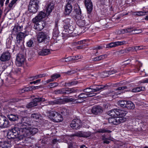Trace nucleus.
Returning <instances> with one entry per match:
<instances>
[{
    "label": "nucleus",
    "mask_w": 148,
    "mask_h": 148,
    "mask_svg": "<svg viewBox=\"0 0 148 148\" xmlns=\"http://www.w3.org/2000/svg\"><path fill=\"white\" fill-rule=\"evenodd\" d=\"M56 94H63L64 95V88L56 90H55Z\"/></svg>",
    "instance_id": "obj_52"
},
{
    "label": "nucleus",
    "mask_w": 148,
    "mask_h": 148,
    "mask_svg": "<svg viewBox=\"0 0 148 148\" xmlns=\"http://www.w3.org/2000/svg\"><path fill=\"white\" fill-rule=\"evenodd\" d=\"M129 49H123L122 50H121L119 51V53L120 54H123L126 53H128L129 52Z\"/></svg>",
    "instance_id": "obj_58"
},
{
    "label": "nucleus",
    "mask_w": 148,
    "mask_h": 148,
    "mask_svg": "<svg viewBox=\"0 0 148 148\" xmlns=\"http://www.w3.org/2000/svg\"><path fill=\"white\" fill-rule=\"evenodd\" d=\"M77 24L79 27L83 29V31H82L83 33L84 32L88 30V28L89 27V24L84 20H80L78 21L77 22Z\"/></svg>",
    "instance_id": "obj_15"
},
{
    "label": "nucleus",
    "mask_w": 148,
    "mask_h": 148,
    "mask_svg": "<svg viewBox=\"0 0 148 148\" xmlns=\"http://www.w3.org/2000/svg\"><path fill=\"white\" fill-rule=\"evenodd\" d=\"M90 132H80L77 134V136L80 137L88 138L90 135Z\"/></svg>",
    "instance_id": "obj_35"
},
{
    "label": "nucleus",
    "mask_w": 148,
    "mask_h": 148,
    "mask_svg": "<svg viewBox=\"0 0 148 148\" xmlns=\"http://www.w3.org/2000/svg\"><path fill=\"white\" fill-rule=\"evenodd\" d=\"M81 58V56H73L72 58L71 57H69L66 58H65V61L66 62L70 61L72 60H78Z\"/></svg>",
    "instance_id": "obj_48"
},
{
    "label": "nucleus",
    "mask_w": 148,
    "mask_h": 148,
    "mask_svg": "<svg viewBox=\"0 0 148 148\" xmlns=\"http://www.w3.org/2000/svg\"><path fill=\"white\" fill-rule=\"evenodd\" d=\"M18 124H19V126H21L23 128H27L28 126H31L32 125V122L30 118L24 117L21 119V123Z\"/></svg>",
    "instance_id": "obj_12"
},
{
    "label": "nucleus",
    "mask_w": 148,
    "mask_h": 148,
    "mask_svg": "<svg viewBox=\"0 0 148 148\" xmlns=\"http://www.w3.org/2000/svg\"><path fill=\"white\" fill-rule=\"evenodd\" d=\"M89 41L88 40L85 39L75 42L74 44L75 45H79L76 47L77 49H81L85 48V45L88 44Z\"/></svg>",
    "instance_id": "obj_18"
},
{
    "label": "nucleus",
    "mask_w": 148,
    "mask_h": 148,
    "mask_svg": "<svg viewBox=\"0 0 148 148\" xmlns=\"http://www.w3.org/2000/svg\"><path fill=\"white\" fill-rule=\"evenodd\" d=\"M75 99L72 98H70L69 97H67L62 99L60 98L57 100H54L53 101H49V103L51 105H54L58 104H64L66 103L73 102L74 103H79V102L76 101Z\"/></svg>",
    "instance_id": "obj_4"
},
{
    "label": "nucleus",
    "mask_w": 148,
    "mask_h": 148,
    "mask_svg": "<svg viewBox=\"0 0 148 148\" xmlns=\"http://www.w3.org/2000/svg\"><path fill=\"white\" fill-rule=\"evenodd\" d=\"M46 14L45 12L42 11L40 12L37 15L32 19L33 22L36 23L38 21H43L42 19L45 17Z\"/></svg>",
    "instance_id": "obj_25"
},
{
    "label": "nucleus",
    "mask_w": 148,
    "mask_h": 148,
    "mask_svg": "<svg viewBox=\"0 0 148 148\" xmlns=\"http://www.w3.org/2000/svg\"><path fill=\"white\" fill-rule=\"evenodd\" d=\"M59 33L58 27L56 26L53 30V37L55 38L58 37Z\"/></svg>",
    "instance_id": "obj_44"
},
{
    "label": "nucleus",
    "mask_w": 148,
    "mask_h": 148,
    "mask_svg": "<svg viewBox=\"0 0 148 148\" xmlns=\"http://www.w3.org/2000/svg\"><path fill=\"white\" fill-rule=\"evenodd\" d=\"M127 119L124 117H111L108 118V121L112 125H117L124 122Z\"/></svg>",
    "instance_id": "obj_9"
},
{
    "label": "nucleus",
    "mask_w": 148,
    "mask_h": 148,
    "mask_svg": "<svg viewBox=\"0 0 148 148\" xmlns=\"http://www.w3.org/2000/svg\"><path fill=\"white\" fill-rule=\"evenodd\" d=\"M105 48V46L104 45H97L94 46L92 47V49L93 50H100L103 49Z\"/></svg>",
    "instance_id": "obj_51"
},
{
    "label": "nucleus",
    "mask_w": 148,
    "mask_h": 148,
    "mask_svg": "<svg viewBox=\"0 0 148 148\" xmlns=\"http://www.w3.org/2000/svg\"><path fill=\"white\" fill-rule=\"evenodd\" d=\"M50 37L46 32H41L37 34V40L39 43L47 44L50 41Z\"/></svg>",
    "instance_id": "obj_7"
},
{
    "label": "nucleus",
    "mask_w": 148,
    "mask_h": 148,
    "mask_svg": "<svg viewBox=\"0 0 148 148\" xmlns=\"http://www.w3.org/2000/svg\"><path fill=\"white\" fill-rule=\"evenodd\" d=\"M64 86L65 87H71V81L66 82L64 83Z\"/></svg>",
    "instance_id": "obj_63"
},
{
    "label": "nucleus",
    "mask_w": 148,
    "mask_h": 148,
    "mask_svg": "<svg viewBox=\"0 0 148 148\" xmlns=\"http://www.w3.org/2000/svg\"><path fill=\"white\" fill-rule=\"evenodd\" d=\"M108 115L111 117H124L127 113L126 110L118 109H114L110 110Z\"/></svg>",
    "instance_id": "obj_8"
},
{
    "label": "nucleus",
    "mask_w": 148,
    "mask_h": 148,
    "mask_svg": "<svg viewBox=\"0 0 148 148\" xmlns=\"http://www.w3.org/2000/svg\"><path fill=\"white\" fill-rule=\"evenodd\" d=\"M61 113L64 115H66L68 114V111L66 109L62 108L61 111Z\"/></svg>",
    "instance_id": "obj_54"
},
{
    "label": "nucleus",
    "mask_w": 148,
    "mask_h": 148,
    "mask_svg": "<svg viewBox=\"0 0 148 148\" xmlns=\"http://www.w3.org/2000/svg\"><path fill=\"white\" fill-rule=\"evenodd\" d=\"M127 101L124 100H120L118 102V105L121 107L124 108L126 107Z\"/></svg>",
    "instance_id": "obj_43"
},
{
    "label": "nucleus",
    "mask_w": 148,
    "mask_h": 148,
    "mask_svg": "<svg viewBox=\"0 0 148 148\" xmlns=\"http://www.w3.org/2000/svg\"><path fill=\"white\" fill-rule=\"evenodd\" d=\"M126 106L125 108L129 109H133L135 108L134 104L132 101H127Z\"/></svg>",
    "instance_id": "obj_39"
},
{
    "label": "nucleus",
    "mask_w": 148,
    "mask_h": 148,
    "mask_svg": "<svg viewBox=\"0 0 148 148\" xmlns=\"http://www.w3.org/2000/svg\"><path fill=\"white\" fill-rule=\"evenodd\" d=\"M117 47L116 42H112L108 45V47Z\"/></svg>",
    "instance_id": "obj_59"
},
{
    "label": "nucleus",
    "mask_w": 148,
    "mask_h": 148,
    "mask_svg": "<svg viewBox=\"0 0 148 148\" xmlns=\"http://www.w3.org/2000/svg\"><path fill=\"white\" fill-rule=\"evenodd\" d=\"M61 77V75L57 73H55L50 76L51 78H52L53 79L54 81H55L56 79L60 77Z\"/></svg>",
    "instance_id": "obj_50"
},
{
    "label": "nucleus",
    "mask_w": 148,
    "mask_h": 148,
    "mask_svg": "<svg viewBox=\"0 0 148 148\" xmlns=\"http://www.w3.org/2000/svg\"><path fill=\"white\" fill-rule=\"evenodd\" d=\"M21 73V69L18 68H13L10 73L11 77L14 78L15 76L19 75Z\"/></svg>",
    "instance_id": "obj_30"
},
{
    "label": "nucleus",
    "mask_w": 148,
    "mask_h": 148,
    "mask_svg": "<svg viewBox=\"0 0 148 148\" xmlns=\"http://www.w3.org/2000/svg\"><path fill=\"white\" fill-rule=\"evenodd\" d=\"M134 29V27H130L126 29H121V32L122 34L130 33L133 34Z\"/></svg>",
    "instance_id": "obj_33"
},
{
    "label": "nucleus",
    "mask_w": 148,
    "mask_h": 148,
    "mask_svg": "<svg viewBox=\"0 0 148 148\" xmlns=\"http://www.w3.org/2000/svg\"><path fill=\"white\" fill-rule=\"evenodd\" d=\"M139 47L138 46H136V47H130L128 48L130 50H132L133 51H137L138 50H139Z\"/></svg>",
    "instance_id": "obj_56"
},
{
    "label": "nucleus",
    "mask_w": 148,
    "mask_h": 148,
    "mask_svg": "<svg viewBox=\"0 0 148 148\" xmlns=\"http://www.w3.org/2000/svg\"><path fill=\"white\" fill-rule=\"evenodd\" d=\"M34 38H32L30 39L26 42V46L29 47H32L34 46Z\"/></svg>",
    "instance_id": "obj_40"
},
{
    "label": "nucleus",
    "mask_w": 148,
    "mask_h": 148,
    "mask_svg": "<svg viewBox=\"0 0 148 148\" xmlns=\"http://www.w3.org/2000/svg\"><path fill=\"white\" fill-rule=\"evenodd\" d=\"M47 115L52 121L55 122H59L63 120L62 116L56 111L50 110L47 112Z\"/></svg>",
    "instance_id": "obj_6"
},
{
    "label": "nucleus",
    "mask_w": 148,
    "mask_h": 148,
    "mask_svg": "<svg viewBox=\"0 0 148 148\" xmlns=\"http://www.w3.org/2000/svg\"><path fill=\"white\" fill-rule=\"evenodd\" d=\"M145 89V86H138L132 88L131 92H138L144 90Z\"/></svg>",
    "instance_id": "obj_37"
},
{
    "label": "nucleus",
    "mask_w": 148,
    "mask_h": 148,
    "mask_svg": "<svg viewBox=\"0 0 148 148\" xmlns=\"http://www.w3.org/2000/svg\"><path fill=\"white\" fill-rule=\"evenodd\" d=\"M26 36L24 33L21 32L17 34L16 37V41L15 42L17 46L19 45L21 47L24 45V39Z\"/></svg>",
    "instance_id": "obj_11"
},
{
    "label": "nucleus",
    "mask_w": 148,
    "mask_h": 148,
    "mask_svg": "<svg viewBox=\"0 0 148 148\" xmlns=\"http://www.w3.org/2000/svg\"><path fill=\"white\" fill-rule=\"evenodd\" d=\"M63 36L68 37L75 36L76 35L73 33L75 29L74 23L73 20L70 18H66L63 20Z\"/></svg>",
    "instance_id": "obj_2"
},
{
    "label": "nucleus",
    "mask_w": 148,
    "mask_h": 148,
    "mask_svg": "<svg viewBox=\"0 0 148 148\" xmlns=\"http://www.w3.org/2000/svg\"><path fill=\"white\" fill-rule=\"evenodd\" d=\"M25 58L24 55L19 53L16 57V64L18 66H21L23 65Z\"/></svg>",
    "instance_id": "obj_20"
},
{
    "label": "nucleus",
    "mask_w": 148,
    "mask_h": 148,
    "mask_svg": "<svg viewBox=\"0 0 148 148\" xmlns=\"http://www.w3.org/2000/svg\"><path fill=\"white\" fill-rule=\"evenodd\" d=\"M17 1L15 0H12L10 3L9 4L8 6L10 8H12Z\"/></svg>",
    "instance_id": "obj_60"
},
{
    "label": "nucleus",
    "mask_w": 148,
    "mask_h": 148,
    "mask_svg": "<svg viewBox=\"0 0 148 148\" xmlns=\"http://www.w3.org/2000/svg\"><path fill=\"white\" fill-rule=\"evenodd\" d=\"M71 82L72 86L75 85L77 84L78 81L75 80H71Z\"/></svg>",
    "instance_id": "obj_64"
},
{
    "label": "nucleus",
    "mask_w": 148,
    "mask_h": 148,
    "mask_svg": "<svg viewBox=\"0 0 148 148\" xmlns=\"http://www.w3.org/2000/svg\"><path fill=\"white\" fill-rule=\"evenodd\" d=\"M134 30L133 34H137L141 33L142 32L141 29H137L136 27H134Z\"/></svg>",
    "instance_id": "obj_53"
},
{
    "label": "nucleus",
    "mask_w": 148,
    "mask_h": 148,
    "mask_svg": "<svg viewBox=\"0 0 148 148\" xmlns=\"http://www.w3.org/2000/svg\"><path fill=\"white\" fill-rule=\"evenodd\" d=\"M85 5L87 10L88 18L92 19L91 12L93 9V5L91 0H84Z\"/></svg>",
    "instance_id": "obj_10"
},
{
    "label": "nucleus",
    "mask_w": 148,
    "mask_h": 148,
    "mask_svg": "<svg viewBox=\"0 0 148 148\" xmlns=\"http://www.w3.org/2000/svg\"><path fill=\"white\" fill-rule=\"evenodd\" d=\"M58 85L57 82L51 83L49 84V86L51 88H54L58 86Z\"/></svg>",
    "instance_id": "obj_55"
},
{
    "label": "nucleus",
    "mask_w": 148,
    "mask_h": 148,
    "mask_svg": "<svg viewBox=\"0 0 148 148\" xmlns=\"http://www.w3.org/2000/svg\"><path fill=\"white\" fill-rule=\"evenodd\" d=\"M91 113L95 115H99L103 112L102 107L99 105H95L92 107Z\"/></svg>",
    "instance_id": "obj_22"
},
{
    "label": "nucleus",
    "mask_w": 148,
    "mask_h": 148,
    "mask_svg": "<svg viewBox=\"0 0 148 148\" xmlns=\"http://www.w3.org/2000/svg\"><path fill=\"white\" fill-rule=\"evenodd\" d=\"M116 44L117 47L120 45H123L124 44H125L126 42L123 40L121 41H116Z\"/></svg>",
    "instance_id": "obj_57"
},
{
    "label": "nucleus",
    "mask_w": 148,
    "mask_h": 148,
    "mask_svg": "<svg viewBox=\"0 0 148 148\" xmlns=\"http://www.w3.org/2000/svg\"><path fill=\"white\" fill-rule=\"evenodd\" d=\"M50 48L48 45L43 47L42 49L38 52V54L42 56H45L48 55L51 53Z\"/></svg>",
    "instance_id": "obj_26"
},
{
    "label": "nucleus",
    "mask_w": 148,
    "mask_h": 148,
    "mask_svg": "<svg viewBox=\"0 0 148 148\" xmlns=\"http://www.w3.org/2000/svg\"><path fill=\"white\" fill-rule=\"evenodd\" d=\"M23 29V27L22 25H21L20 24L17 23L15 25L13 30L15 32H18L19 31L21 32L22 31Z\"/></svg>",
    "instance_id": "obj_36"
},
{
    "label": "nucleus",
    "mask_w": 148,
    "mask_h": 148,
    "mask_svg": "<svg viewBox=\"0 0 148 148\" xmlns=\"http://www.w3.org/2000/svg\"><path fill=\"white\" fill-rule=\"evenodd\" d=\"M10 125V123L7 117L4 116H0V128L8 127Z\"/></svg>",
    "instance_id": "obj_13"
},
{
    "label": "nucleus",
    "mask_w": 148,
    "mask_h": 148,
    "mask_svg": "<svg viewBox=\"0 0 148 148\" xmlns=\"http://www.w3.org/2000/svg\"><path fill=\"white\" fill-rule=\"evenodd\" d=\"M109 86L107 84L103 85H98L97 84L92 85L89 87L87 88L84 90V93L88 94H92L93 96L95 95L94 92L102 91L105 89L108 88Z\"/></svg>",
    "instance_id": "obj_3"
},
{
    "label": "nucleus",
    "mask_w": 148,
    "mask_h": 148,
    "mask_svg": "<svg viewBox=\"0 0 148 148\" xmlns=\"http://www.w3.org/2000/svg\"><path fill=\"white\" fill-rule=\"evenodd\" d=\"M26 130L25 127L23 128L19 126V124L15 125L12 127L8 131L7 137L9 139H14L17 138L19 140H21L24 137L25 131Z\"/></svg>",
    "instance_id": "obj_1"
},
{
    "label": "nucleus",
    "mask_w": 148,
    "mask_h": 148,
    "mask_svg": "<svg viewBox=\"0 0 148 148\" xmlns=\"http://www.w3.org/2000/svg\"><path fill=\"white\" fill-rule=\"evenodd\" d=\"M112 131L107 129L100 128L97 130L96 132L95 133H111Z\"/></svg>",
    "instance_id": "obj_38"
},
{
    "label": "nucleus",
    "mask_w": 148,
    "mask_h": 148,
    "mask_svg": "<svg viewBox=\"0 0 148 148\" xmlns=\"http://www.w3.org/2000/svg\"><path fill=\"white\" fill-rule=\"evenodd\" d=\"M40 0H30L28 5V10L29 12L35 14L39 9Z\"/></svg>",
    "instance_id": "obj_5"
},
{
    "label": "nucleus",
    "mask_w": 148,
    "mask_h": 148,
    "mask_svg": "<svg viewBox=\"0 0 148 148\" xmlns=\"http://www.w3.org/2000/svg\"><path fill=\"white\" fill-rule=\"evenodd\" d=\"M124 84V82H120L119 84V86H121L117 88L116 89V90H121L119 91V92H116L117 93V95L120 94L121 93H123V92H129L131 91L132 89L126 86H123Z\"/></svg>",
    "instance_id": "obj_17"
},
{
    "label": "nucleus",
    "mask_w": 148,
    "mask_h": 148,
    "mask_svg": "<svg viewBox=\"0 0 148 148\" xmlns=\"http://www.w3.org/2000/svg\"><path fill=\"white\" fill-rule=\"evenodd\" d=\"M147 13H148V12L139 11L137 12L136 14L138 15L142 16L145 15Z\"/></svg>",
    "instance_id": "obj_61"
},
{
    "label": "nucleus",
    "mask_w": 148,
    "mask_h": 148,
    "mask_svg": "<svg viewBox=\"0 0 148 148\" xmlns=\"http://www.w3.org/2000/svg\"><path fill=\"white\" fill-rule=\"evenodd\" d=\"M30 90H31V89L30 88L29 86L19 90L18 92L20 93L21 94Z\"/></svg>",
    "instance_id": "obj_47"
},
{
    "label": "nucleus",
    "mask_w": 148,
    "mask_h": 148,
    "mask_svg": "<svg viewBox=\"0 0 148 148\" xmlns=\"http://www.w3.org/2000/svg\"><path fill=\"white\" fill-rule=\"evenodd\" d=\"M75 89L74 88H64V95L74 94L76 92Z\"/></svg>",
    "instance_id": "obj_29"
},
{
    "label": "nucleus",
    "mask_w": 148,
    "mask_h": 148,
    "mask_svg": "<svg viewBox=\"0 0 148 148\" xmlns=\"http://www.w3.org/2000/svg\"><path fill=\"white\" fill-rule=\"evenodd\" d=\"M40 115L39 113H34L32 114L31 116L32 119H38L40 117Z\"/></svg>",
    "instance_id": "obj_49"
},
{
    "label": "nucleus",
    "mask_w": 148,
    "mask_h": 148,
    "mask_svg": "<svg viewBox=\"0 0 148 148\" xmlns=\"http://www.w3.org/2000/svg\"><path fill=\"white\" fill-rule=\"evenodd\" d=\"M142 66V64L138 62V64L137 66H135L134 69H133V72L135 73H137L140 70V68Z\"/></svg>",
    "instance_id": "obj_46"
},
{
    "label": "nucleus",
    "mask_w": 148,
    "mask_h": 148,
    "mask_svg": "<svg viewBox=\"0 0 148 148\" xmlns=\"http://www.w3.org/2000/svg\"><path fill=\"white\" fill-rule=\"evenodd\" d=\"M54 4L52 3H49L46 7V14L49 15L54 8Z\"/></svg>",
    "instance_id": "obj_32"
},
{
    "label": "nucleus",
    "mask_w": 148,
    "mask_h": 148,
    "mask_svg": "<svg viewBox=\"0 0 148 148\" xmlns=\"http://www.w3.org/2000/svg\"><path fill=\"white\" fill-rule=\"evenodd\" d=\"M92 96L93 95L92 94H87L84 93V92L81 93L78 95H74L75 98H76L75 99L76 100V101L79 102V103H82L83 101L82 100H83L84 99L88 97H92Z\"/></svg>",
    "instance_id": "obj_14"
},
{
    "label": "nucleus",
    "mask_w": 148,
    "mask_h": 148,
    "mask_svg": "<svg viewBox=\"0 0 148 148\" xmlns=\"http://www.w3.org/2000/svg\"><path fill=\"white\" fill-rule=\"evenodd\" d=\"M143 118V116H138L137 118L135 119V122H137L138 124L141 123H144L145 122V121L142 119Z\"/></svg>",
    "instance_id": "obj_42"
},
{
    "label": "nucleus",
    "mask_w": 148,
    "mask_h": 148,
    "mask_svg": "<svg viewBox=\"0 0 148 148\" xmlns=\"http://www.w3.org/2000/svg\"><path fill=\"white\" fill-rule=\"evenodd\" d=\"M1 146L3 148H8L10 147V142L9 141H5L1 142Z\"/></svg>",
    "instance_id": "obj_45"
},
{
    "label": "nucleus",
    "mask_w": 148,
    "mask_h": 148,
    "mask_svg": "<svg viewBox=\"0 0 148 148\" xmlns=\"http://www.w3.org/2000/svg\"><path fill=\"white\" fill-rule=\"evenodd\" d=\"M26 130H24L25 135L30 136L31 135H33L36 134L38 131V130L35 127L32 126L25 128Z\"/></svg>",
    "instance_id": "obj_23"
},
{
    "label": "nucleus",
    "mask_w": 148,
    "mask_h": 148,
    "mask_svg": "<svg viewBox=\"0 0 148 148\" xmlns=\"http://www.w3.org/2000/svg\"><path fill=\"white\" fill-rule=\"evenodd\" d=\"M7 117L12 123L17 121L19 119L18 116L16 114H10L8 115Z\"/></svg>",
    "instance_id": "obj_28"
},
{
    "label": "nucleus",
    "mask_w": 148,
    "mask_h": 148,
    "mask_svg": "<svg viewBox=\"0 0 148 148\" xmlns=\"http://www.w3.org/2000/svg\"><path fill=\"white\" fill-rule=\"evenodd\" d=\"M66 3L64 6V14L65 16L69 15L72 10V5H73L75 3L66 2Z\"/></svg>",
    "instance_id": "obj_21"
},
{
    "label": "nucleus",
    "mask_w": 148,
    "mask_h": 148,
    "mask_svg": "<svg viewBox=\"0 0 148 148\" xmlns=\"http://www.w3.org/2000/svg\"><path fill=\"white\" fill-rule=\"evenodd\" d=\"M45 98L42 97H38L35 98L32 100V101L29 102L27 106L28 108H30L35 106L38 105V103L40 102H44L45 101Z\"/></svg>",
    "instance_id": "obj_16"
},
{
    "label": "nucleus",
    "mask_w": 148,
    "mask_h": 148,
    "mask_svg": "<svg viewBox=\"0 0 148 148\" xmlns=\"http://www.w3.org/2000/svg\"><path fill=\"white\" fill-rule=\"evenodd\" d=\"M81 120L78 119H73L70 124L71 127L75 130L79 129L82 126Z\"/></svg>",
    "instance_id": "obj_19"
},
{
    "label": "nucleus",
    "mask_w": 148,
    "mask_h": 148,
    "mask_svg": "<svg viewBox=\"0 0 148 148\" xmlns=\"http://www.w3.org/2000/svg\"><path fill=\"white\" fill-rule=\"evenodd\" d=\"M11 56L10 53L8 51L3 52L0 57V60L2 62L9 60Z\"/></svg>",
    "instance_id": "obj_27"
},
{
    "label": "nucleus",
    "mask_w": 148,
    "mask_h": 148,
    "mask_svg": "<svg viewBox=\"0 0 148 148\" xmlns=\"http://www.w3.org/2000/svg\"><path fill=\"white\" fill-rule=\"evenodd\" d=\"M103 141V144H109L110 143L109 141L111 140V137L110 136L108 138L106 137V135L105 134H102L100 138Z\"/></svg>",
    "instance_id": "obj_34"
},
{
    "label": "nucleus",
    "mask_w": 148,
    "mask_h": 148,
    "mask_svg": "<svg viewBox=\"0 0 148 148\" xmlns=\"http://www.w3.org/2000/svg\"><path fill=\"white\" fill-rule=\"evenodd\" d=\"M108 75H110L117 72V71L115 70L114 69L111 70L110 71H108Z\"/></svg>",
    "instance_id": "obj_62"
},
{
    "label": "nucleus",
    "mask_w": 148,
    "mask_h": 148,
    "mask_svg": "<svg viewBox=\"0 0 148 148\" xmlns=\"http://www.w3.org/2000/svg\"><path fill=\"white\" fill-rule=\"evenodd\" d=\"M74 11L76 13L75 15V18L77 19L81 18L82 16V12L81 9L79 6H77L74 7Z\"/></svg>",
    "instance_id": "obj_31"
},
{
    "label": "nucleus",
    "mask_w": 148,
    "mask_h": 148,
    "mask_svg": "<svg viewBox=\"0 0 148 148\" xmlns=\"http://www.w3.org/2000/svg\"><path fill=\"white\" fill-rule=\"evenodd\" d=\"M143 118V116H138L137 118L135 119V122H137L138 124L141 123H144L145 122V121L142 119Z\"/></svg>",
    "instance_id": "obj_41"
},
{
    "label": "nucleus",
    "mask_w": 148,
    "mask_h": 148,
    "mask_svg": "<svg viewBox=\"0 0 148 148\" xmlns=\"http://www.w3.org/2000/svg\"><path fill=\"white\" fill-rule=\"evenodd\" d=\"M34 28L37 31H41L46 25V22L44 21H39L36 23H34Z\"/></svg>",
    "instance_id": "obj_24"
}]
</instances>
